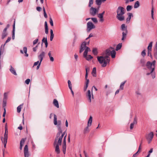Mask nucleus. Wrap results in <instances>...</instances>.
Returning <instances> with one entry per match:
<instances>
[{
	"label": "nucleus",
	"instance_id": "1",
	"mask_svg": "<svg viewBox=\"0 0 157 157\" xmlns=\"http://www.w3.org/2000/svg\"><path fill=\"white\" fill-rule=\"evenodd\" d=\"M116 52L113 48L112 47L106 49L105 52V56L104 54H102V56L97 57V59L99 63L101 64L102 67H105L108 63L110 62V59L109 57L110 55L113 58L115 57Z\"/></svg>",
	"mask_w": 157,
	"mask_h": 157
},
{
	"label": "nucleus",
	"instance_id": "2",
	"mask_svg": "<svg viewBox=\"0 0 157 157\" xmlns=\"http://www.w3.org/2000/svg\"><path fill=\"white\" fill-rule=\"evenodd\" d=\"M58 129V132L57 133L56 135L55 139H57L59 140V142H61V141H62L63 138L64 137L62 145V148L63 152L64 154H65L66 148V138L67 134H66L65 135L66 132V131L62 133V130L61 128V126H59Z\"/></svg>",
	"mask_w": 157,
	"mask_h": 157
},
{
	"label": "nucleus",
	"instance_id": "3",
	"mask_svg": "<svg viewBox=\"0 0 157 157\" xmlns=\"http://www.w3.org/2000/svg\"><path fill=\"white\" fill-rule=\"evenodd\" d=\"M117 19L120 21H122L125 19L124 14L125 13V10L124 8L122 6H119L117 10Z\"/></svg>",
	"mask_w": 157,
	"mask_h": 157
},
{
	"label": "nucleus",
	"instance_id": "4",
	"mask_svg": "<svg viewBox=\"0 0 157 157\" xmlns=\"http://www.w3.org/2000/svg\"><path fill=\"white\" fill-rule=\"evenodd\" d=\"M86 42H83L81 44L80 49L79 51L80 53H81L84 50L85 51L83 53V56H86L88 52L90 51V49L88 47L86 46Z\"/></svg>",
	"mask_w": 157,
	"mask_h": 157
},
{
	"label": "nucleus",
	"instance_id": "5",
	"mask_svg": "<svg viewBox=\"0 0 157 157\" xmlns=\"http://www.w3.org/2000/svg\"><path fill=\"white\" fill-rule=\"evenodd\" d=\"M146 66L148 69L151 70L150 72L147 73V75H148L151 74L152 78H154L155 77V73L153 72V71L155 70V67L151 64V62L150 61H148L147 62Z\"/></svg>",
	"mask_w": 157,
	"mask_h": 157
},
{
	"label": "nucleus",
	"instance_id": "6",
	"mask_svg": "<svg viewBox=\"0 0 157 157\" xmlns=\"http://www.w3.org/2000/svg\"><path fill=\"white\" fill-rule=\"evenodd\" d=\"M8 130L7 124H6L5 127V132L3 140H2L3 137L1 138L2 143L3 144L5 148L6 147V144L7 141L8 137Z\"/></svg>",
	"mask_w": 157,
	"mask_h": 157
},
{
	"label": "nucleus",
	"instance_id": "7",
	"mask_svg": "<svg viewBox=\"0 0 157 157\" xmlns=\"http://www.w3.org/2000/svg\"><path fill=\"white\" fill-rule=\"evenodd\" d=\"M62 143V141L59 142V140L57 139H55L54 143V146L55 147V151L58 154L60 153V150L59 149V146L61 145Z\"/></svg>",
	"mask_w": 157,
	"mask_h": 157
},
{
	"label": "nucleus",
	"instance_id": "8",
	"mask_svg": "<svg viewBox=\"0 0 157 157\" xmlns=\"http://www.w3.org/2000/svg\"><path fill=\"white\" fill-rule=\"evenodd\" d=\"M152 42H150L147 47V55L148 56H150L151 59L152 58V56L151 54V52L152 51Z\"/></svg>",
	"mask_w": 157,
	"mask_h": 157
},
{
	"label": "nucleus",
	"instance_id": "9",
	"mask_svg": "<svg viewBox=\"0 0 157 157\" xmlns=\"http://www.w3.org/2000/svg\"><path fill=\"white\" fill-rule=\"evenodd\" d=\"M86 96L88 99L89 102H91V101L92 98L93 99V95L92 93V91L91 93L90 90H88L87 93L86 94Z\"/></svg>",
	"mask_w": 157,
	"mask_h": 157
},
{
	"label": "nucleus",
	"instance_id": "10",
	"mask_svg": "<svg viewBox=\"0 0 157 157\" xmlns=\"http://www.w3.org/2000/svg\"><path fill=\"white\" fill-rule=\"evenodd\" d=\"M87 30L88 31H90L92 29L95 28V26L91 22H88L87 24Z\"/></svg>",
	"mask_w": 157,
	"mask_h": 157
},
{
	"label": "nucleus",
	"instance_id": "11",
	"mask_svg": "<svg viewBox=\"0 0 157 157\" xmlns=\"http://www.w3.org/2000/svg\"><path fill=\"white\" fill-rule=\"evenodd\" d=\"M24 157H29V153L27 145H26L24 148Z\"/></svg>",
	"mask_w": 157,
	"mask_h": 157
},
{
	"label": "nucleus",
	"instance_id": "12",
	"mask_svg": "<svg viewBox=\"0 0 157 157\" xmlns=\"http://www.w3.org/2000/svg\"><path fill=\"white\" fill-rule=\"evenodd\" d=\"M97 13V10L96 8L92 7L90 10V13L93 16L95 15Z\"/></svg>",
	"mask_w": 157,
	"mask_h": 157
},
{
	"label": "nucleus",
	"instance_id": "13",
	"mask_svg": "<svg viewBox=\"0 0 157 157\" xmlns=\"http://www.w3.org/2000/svg\"><path fill=\"white\" fill-rule=\"evenodd\" d=\"M6 29H4L1 35V38L2 39H3L7 36L8 33L7 32V31L6 30Z\"/></svg>",
	"mask_w": 157,
	"mask_h": 157
},
{
	"label": "nucleus",
	"instance_id": "14",
	"mask_svg": "<svg viewBox=\"0 0 157 157\" xmlns=\"http://www.w3.org/2000/svg\"><path fill=\"white\" fill-rule=\"evenodd\" d=\"M45 53L44 52H42L40 54V55L38 56V58L40 60V62H41L42 61L44 57L45 56Z\"/></svg>",
	"mask_w": 157,
	"mask_h": 157
},
{
	"label": "nucleus",
	"instance_id": "15",
	"mask_svg": "<svg viewBox=\"0 0 157 157\" xmlns=\"http://www.w3.org/2000/svg\"><path fill=\"white\" fill-rule=\"evenodd\" d=\"M154 136V133L152 132H151L149 133L147 136L146 138L147 139H150V140H152Z\"/></svg>",
	"mask_w": 157,
	"mask_h": 157
},
{
	"label": "nucleus",
	"instance_id": "16",
	"mask_svg": "<svg viewBox=\"0 0 157 157\" xmlns=\"http://www.w3.org/2000/svg\"><path fill=\"white\" fill-rule=\"evenodd\" d=\"M128 16L126 18V22L127 23H128L130 22L131 17H133V15L132 13H128Z\"/></svg>",
	"mask_w": 157,
	"mask_h": 157
},
{
	"label": "nucleus",
	"instance_id": "17",
	"mask_svg": "<svg viewBox=\"0 0 157 157\" xmlns=\"http://www.w3.org/2000/svg\"><path fill=\"white\" fill-rule=\"evenodd\" d=\"M10 72L14 75H17V74L15 69L12 67V66H10Z\"/></svg>",
	"mask_w": 157,
	"mask_h": 157
},
{
	"label": "nucleus",
	"instance_id": "18",
	"mask_svg": "<svg viewBox=\"0 0 157 157\" xmlns=\"http://www.w3.org/2000/svg\"><path fill=\"white\" fill-rule=\"evenodd\" d=\"M128 33V31L127 29H125V31L124 32V31L122 32V38L121 39V40H124V39L126 38V36Z\"/></svg>",
	"mask_w": 157,
	"mask_h": 157
},
{
	"label": "nucleus",
	"instance_id": "19",
	"mask_svg": "<svg viewBox=\"0 0 157 157\" xmlns=\"http://www.w3.org/2000/svg\"><path fill=\"white\" fill-rule=\"evenodd\" d=\"M13 34L12 38L13 40L14 39L15 37V21H14V23L13 25Z\"/></svg>",
	"mask_w": 157,
	"mask_h": 157
},
{
	"label": "nucleus",
	"instance_id": "20",
	"mask_svg": "<svg viewBox=\"0 0 157 157\" xmlns=\"http://www.w3.org/2000/svg\"><path fill=\"white\" fill-rule=\"evenodd\" d=\"M53 105L57 108H59V107L58 102L56 99H54L53 101Z\"/></svg>",
	"mask_w": 157,
	"mask_h": 157
},
{
	"label": "nucleus",
	"instance_id": "21",
	"mask_svg": "<svg viewBox=\"0 0 157 157\" xmlns=\"http://www.w3.org/2000/svg\"><path fill=\"white\" fill-rule=\"evenodd\" d=\"M92 117L91 116H90V118L88 120L87 123V125L88 127L90 126L92 124Z\"/></svg>",
	"mask_w": 157,
	"mask_h": 157
},
{
	"label": "nucleus",
	"instance_id": "22",
	"mask_svg": "<svg viewBox=\"0 0 157 157\" xmlns=\"http://www.w3.org/2000/svg\"><path fill=\"white\" fill-rule=\"evenodd\" d=\"M42 42H44L45 43V47L46 48H47L48 45V43L47 42V37H44L42 40Z\"/></svg>",
	"mask_w": 157,
	"mask_h": 157
},
{
	"label": "nucleus",
	"instance_id": "23",
	"mask_svg": "<svg viewBox=\"0 0 157 157\" xmlns=\"http://www.w3.org/2000/svg\"><path fill=\"white\" fill-rule=\"evenodd\" d=\"M5 45V44H4V45H2L0 49V56H1V54H2L4 51V46Z\"/></svg>",
	"mask_w": 157,
	"mask_h": 157
},
{
	"label": "nucleus",
	"instance_id": "24",
	"mask_svg": "<svg viewBox=\"0 0 157 157\" xmlns=\"http://www.w3.org/2000/svg\"><path fill=\"white\" fill-rule=\"evenodd\" d=\"M92 74L94 77L96 76V67L93 68L92 72Z\"/></svg>",
	"mask_w": 157,
	"mask_h": 157
},
{
	"label": "nucleus",
	"instance_id": "25",
	"mask_svg": "<svg viewBox=\"0 0 157 157\" xmlns=\"http://www.w3.org/2000/svg\"><path fill=\"white\" fill-rule=\"evenodd\" d=\"M87 60H89L93 58V57L90 55H86V56H83Z\"/></svg>",
	"mask_w": 157,
	"mask_h": 157
},
{
	"label": "nucleus",
	"instance_id": "26",
	"mask_svg": "<svg viewBox=\"0 0 157 157\" xmlns=\"http://www.w3.org/2000/svg\"><path fill=\"white\" fill-rule=\"evenodd\" d=\"M23 105V104H22L17 107V111L18 113H19L21 112V107Z\"/></svg>",
	"mask_w": 157,
	"mask_h": 157
},
{
	"label": "nucleus",
	"instance_id": "27",
	"mask_svg": "<svg viewBox=\"0 0 157 157\" xmlns=\"http://www.w3.org/2000/svg\"><path fill=\"white\" fill-rule=\"evenodd\" d=\"M126 82V81H124V82H123L121 83L120 86V90H122L123 89L125 83Z\"/></svg>",
	"mask_w": 157,
	"mask_h": 157
},
{
	"label": "nucleus",
	"instance_id": "28",
	"mask_svg": "<svg viewBox=\"0 0 157 157\" xmlns=\"http://www.w3.org/2000/svg\"><path fill=\"white\" fill-rule=\"evenodd\" d=\"M23 51L25 54V56L26 57L28 56L29 55L27 53V48L26 47H24L23 48Z\"/></svg>",
	"mask_w": 157,
	"mask_h": 157
},
{
	"label": "nucleus",
	"instance_id": "29",
	"mask_svg": "<svg viewBox=\"0 0 157 157\" xmlns=\"http://www.w3.org/2000/svg\"><path fill=\"white\" fill-rule=\"evenodd\" d=\"M54 123L55 125H56L57 124V116L55 114H54Z\"/></svg>",
	"mask_w": 157,
	"mask_h": 157
},
{
	"label": "nucleus",
	"instance_id": "30",
	"mask_svg": "<svg viewBox=\"0 0 157 157\" xmlns=\"http://www.w3.org/2000/svg\"><path fill=\"white\" fill-rule=\"evenodd\" d=\"M140 6V3L138 1H136L134 5V8H138Z\"/></svg>",
	"mask_w": 157,
	"mask_h": 157
},
{
	"label": "nucleus",
	"instance_id": "31",
	"mask_svg": "<svg viewBox=\"0 0 157 157\" xmlns=\"http://www.w3.org/2000/svg\"><path fill=\"white\" fill-rule=\"evenodd\" d=\"M8 93H4L3 94V100H6L8 98Z\"/></svg>",
	"mask_w": 157,
	"mask_h": 157
},
{
	"label": "nucleus",
	"instance_id": "32",
	"mask_svg": "<svg viewBox=\"0 0 157 157\" xmlns=\"http://www.w3.org/2000/svg\"><path fill=\"white\" fill-rule=\"evenodd\" d=\"M93 53L95 55H97L98 53V52L96 48H93L92 50Z\"/></svg>",
	"mask_w": 157,
	"mask_h": 157
},
{
	"label": "nucleus",
	"instance_id": "33",
	"mask_svg": "<svg viewBox=\"0 0 157 157\" xmlns=\"http://www.w3.org/2000/svg\"><path fill=\"white\" fill-rule=\"evenodd\" d=\"M122 47V44L119 43L117 46L116 50V51H118Z\"/></svg>",
	"mask_w": 157,
	"mask_h": 157
},
{
	"label": "nucleus",
	"instance_id": "34",
	"mask_svg": "<svg viewBox=\"0 0 157 157\" xmlns=\"http://www.w3.org/2000/svg\"><path fill=\"white\" fill-rule=\"evenodd\" d=\"M132 9V7L131 6L128 5L126 7V10L127 11H130Z\"/></svg>",
	"mask_w": 157,
	"mask_h": 157
},
{
	"label": "nucleus",
	"instance_id": "35",
	"mask_svg": "<svg viewBox=\"0 0 157 157\" xmlns=\"http://www.w3.org/2000/svg\"><path fill=\"white\" fill-rule=\"evenodd\" d=\"M121 29L123 31H125V29L127 28L125 27V25L124 24H122L121 25Z\"/></svg>",
	"mask_w": 157,
	"mask_h": 157
},
{
	"label": "nucleus",
	"instance_id": "36",
	"mask_svg": "<svg viewBox=\"0 0 157 157\" xmlns=\"http://www.w3.org/2000/svg\"><path fill=\"white\" fill-rule=\"evenodd\" d=\"M154 55L155 58L157 59V50H154Z\"/></svg>",
	"mask_w": 157,
	"mask_h": 157
},
{
	"label": "nucleus",
	"instance_id": "37",
	"mask_svg": "<svg viewBox=\"0 0 157 157\" xmlns=\"http://www.w3.org/2000/svg\"><path fill=\"white\" fill-rule=\"evenodd\" d=\"M96 4L98 5H100L101 4V0H96Z\"/></svg>",
	"mask_w": 157,
	"mask_h": 157
},
{
	"label": "nucleus",
	"instance_id": "38",
	"mask_svg": "<svg viewBox=\"0 0 157 157\" xmlns=\"http://www.w3.org/2000/svg\"><path fill=\"white\" fill-rule=\"evenodd\" d=\"M68 85L69 88L70 89H72V84L71 83V82L70 81V80H68Z\"/></svg>",
	"mask_w": 157,
	"mask_h": 157
},
{
	"label": "nucleus",
	"instance_id": "39",
	"mask_svg": "<svg viewBox=\"0 0 157 157\" xmlns=\"http://www.w3.org/2000/svg\"><path fill=\"white\" fill-rule=\"evenodd\" d=\"M43 10L44 11V16L45 18H47V16L45 12V9L44 7H43Z\"/></svg>",
	"mask_w": 157,
	"mask_h": 157
},
{
	"label": "nucleus",
	"instance_id": "40",
	"mask_svg": "<svg viewBox=\"0 0 157 157\" xmlns=\"http://www.w3.org/2000/svg\"><path fill=\"white\" fill-rule=\"evenodd\" d=\"M25 140V139L22 138L20 141V144H21L22 145L24 144Z\"/></svg>",
	"mask_w": 157,
	"mask_h": 157
},
{
	"label": "nucleus",
	"instance_id": "41",
	"mask_svg": "<svg viewBox=\"0 0 157 157\" xmlns=\"http://www.w3.org/2000/svg\"><path fill=\"white\" fill-rule=\"evenodd\" d=\"M153 15H154V8L152 6L151 10V17L153 19H154V17H153Z\"/></svg>",
	"mask_w": 157,
	"mask_h": 157
},
{
	"label": "nucleus",
	"instance_id": "42",
	"mask_svg": "<svg viewBox=\"0 0 157 157\" xmlns=\"http://www.w3.org/2000/svg\"><path fill=\"white\" fill-rule=\"evenodd\" d=\"M6 100H3L2 106L3 108H5V106H6Z\"/></svg>",
	"mask_w": 157,
	"mask_h": 157
},
{
	"label": "nucleus",
	"instance_id": "43",
	"mask_svg": "<svg viewBox=\"0 0 157 157\" xmlns=\"http://www.w3.org/2000/svg\"><path fill=\"white\" fill-rule=\"evenodd\" d=\"M141 54V55L144 57L146 56V53L145 52V50H143L142 51Z\"/></svg>",
	"mask_w": 157,
	"mask_h": 157
},
{
	"label": "nucleus",
	"instance_id": "44",
	"mask_svg": "<svg viewBox=\"0 0 157 157\" xmlns=\"http://www.w3.org/2000/svg\"><path fill=\"white\" fill-rule=\"evenodd\" d=\"M92 20L95 23H97L98 22L97 19L96 18H91Z\"/></svg>",
	"mask_w": 157,
	"mask_h": 157
},
{
	"label": "nucleus",
	"instance_id": "45",
	"mask_svg": "<svg viewBox=\"0 0 157 157\" xmlns=\"http://www.w3.org/2000/svg\"><path fill=\"white\" fill-rule=\"evenodd\" d=\"M133 124H136L137 123V118L136 117H135L134 119L133 122L132 123Z\"/></svg>",
	"mask_w": 157,
	"mask_h": 157
},
{
	"label": "nucleus",
	"instance_id": "46",
	"mask_svg": "<svg viewBox=\"0 0 157 157\" xmlns=\"http://www.w3.org/2000/svg\"><path fill=\"white\" fill-rule=\"evenodd\" d=\"M88 127H88V126H87L85 128V129L84 130V132L85 133H87L89 132V129Z\"/></svg>",
	"mask_w": 157,
	"mask_h": 157
},
{
	"label": "nucleus",
	"instance_id": "47",
	"mask_svg": "<svg viewBox=\"0 0 157 157\" xmlns=\"http://www.w3.org/2000/svg\"><path fill=\"white\" fill-rule=\"evenodd\" d=\"M93 0H90L89 4V6L90 7L91 6V5L93 4Z\"/></svg>",
	"mask_w": 157,
	"mask_h": 157
},
{
	"label": "nucleus",
	"instance_id": "48",
	"mask_svg": "<svg viewBox=\"0 0 157 157\" xmlns=\"http://www.w3.org/2000/svg\"><path fill=\"white\" fill-rule=\"evenodd\" d=\"M74 35L75 36V38L74 39V42H75L78 38V35H77L75 33H74Z\"/></svg>",
	"mask_w": 157,
	"mask_h": 157
},
{
	"label": "nucleus",
	"instance_id": "49",
	"mask_svg": "<svg viewBox=\"0 0 157 157\" xmlns=\"http://www.w3.org/2000/svg\"><path fill=\"white\" fill-rule=\"evenodd\" d=\"M50 23L51 25L52 26H53V21H52L51 17H50Z\"/></svg>",
	"mask_w": 157,
	"mask_h": 157
},
{
	"label": "nucleus",
	"instance_id": "50",
	"mask_svg": "<svg viewBox=\"0 0 157 157\" xmlns=\"http://www.w3.org/2000/svg\"><path fill=\"white\" fill-rule=\"evenodd\" d=\"M30 81V80L28 78L25 81V82L26 84L28 85L29 84Z\"/></svg>",
	"mask_w": 157,
	"mask_h": 157
},
{
	"label": "nucleus",
	"instance_id": "51",
	"mask_svg": "<svg viewBox=\"0 0 157 157\" xmlns=\"http://www.w3.org/2000/svg\"><path fill=\"white\" fill-rule=\"evenodd\" d=\"M11 38L10 37H8L7 39L6 40V42L5 43V44H6L8 42H9L11 40Z\"/></svg>",
	"mask_w": 157,
	"mask_h": 157
},
{
	"label": "nucleus",
	"instance_id": "52",
	"mask_svg": "<svg viewBox=\"0 0 157 157\" xmlns=\"http://www.w3.org/2000/svg\"><path fill=\"white\" fill-rule=\"evenodd\" d=\"M38 39H36V40H34L33 41V44L35 45V44H36L38 42Z\"/></svg>",
	"mask_w": 157,
	"mask_h": 157
},
{
	"label": "nucleus",
	"instance_id": "53",
	"mask_svg": "<svg viewBox=\"0 0 157 157\" xmlns=\"http://www.w3.org/2000/svg\"><path fill=\"white\" fill-rule=\"evenodd\" d=\"M36 10L39 12L41 10L42 8L40 7H37L36 8Z\"/></svg>",
	"mask_w": 157,
	"mask_h": 157
},
{
	"label": "nucleus",
	"instance_id": "54",
	"mask_svg": "<svg viewBox=\"0 0 157 157\" xmlns=\"http://www.w3.org/2000/svg\"><path fill=\"white\" fill-rule=\"evenodd\" d=\"M39 63H40V62L39 61H38L37 62H35L34 63L33 67H34V66H36L37 65H38Z\"/></svg>",
	"mask_w": 157,
	"mask_h": 157
},
{
	"label": "nucleus",
	"instance_id": "55",
	"mask_svg": "<svg viewBox=\"0 0 157 157\" xmlns=\"http://www.w3.org/2000/svg\"><path fill=\"white\" fill-rule=\"evenodd\" d=\"M98 17L100 18H102V17H103V16L101 13H100L98 14Z\"/></svg>",
	"mask_w": 157,
	"mask_h": 157
},
{
	"label": "nucleus",
	"instance_id": "56",
	"mask_svg": "<svg viewBox=\"0 0 157 157\" xmlns=\"http://www.w3.org/2000/svg\"><path fill=\"white\" fill-rule=\"evenodd\" d=\"M88 85L86 84L84 88V91H86V90L87 88L88 87Z\"/></svg>",
	"mask_w": 157,
	"mask_h": 157
},
{
	"label": "nucleus",
	"instance_id": "57",
	"mask_svg": "<svg viewBox=\"0 0 157 157\" xmlns=\"http://www.w3.org/2000/svg\"><path fill=\"white\" fill-rule=\"evenodd\" d=\"M54 35H51L50 38V40L51 41H52V40L54 37Z\"/></svg>",
	"mask_w": 157,
	"mask_h": 157
},
{
	"label": "nucleus",
	"instance_id": "58",
	"mask_svg": "<svg viewBox=\"0 0 157 157\" xmlns=\"http://www.w3.org/2000/svg\"><path fill=\"white\" fill-rule=\"evenodd\" d=\"M134 125V124H132V123L131 124L130 126V129H132L133 128Z\"/></svg>",
	"mask_w": 157,
	"mask_h": 157
},
{
	"label": "nucleus",
	"instance_id": "59",
	"mask_svg": "<svg viewBox=\"0 0 157 157\" xmlns=\"http://www.w3.org/2000/svg\"><path fill=\"white\" fill-rule=\"evenodd\" d=\"M50 60L52 62H53L54 60V58L52 56H50L49 57Z\"/></svg>",
	"mask_w": 157,
	"mask_h": 157
},
{
	"label": "nucleus",
	"instance_id": "60",
	"mask_svg": "<svg viewBox=\"0 0 157 157\" xmlns=\"http://www.w3.org/2000/svg\"><path fill=\"white\" fill-rule=\"evenodd\" d=\"M61 123V121H58V125H57V127H58V128L59 126H60Z\"/></svg>",
	"mask_w": 157,
	"mask_h": 157
},
{
	"label": "nucleus",
	"instance_id": "61",
	"mask_svg": "<svg viewBox=\"0 0 157 157\" xmlns=\"http://www.w3.org/2000/svg\"><path fill=\"white\" fill-rule=\"evenodd\" d=\"M45 28H48L47 23V21H45L44 22Z\"/></svg>",
	"mask_w": 157,
	"mask_h": 157
},
{
	"label": "nucleus",
	"instance_id": "62",
	"mask_svg": "<svg viewBox=\"0 0 157 157\" xmlns=\"http://www.w3.org/2000/svg\"><path fill=\"white\" fill-rule=\"evenodd\" d=\"M86 84L88 85V84H89V79H86Z\"/></svg>",
	"mask_w": 157,
	"mask_h": 157
},
{
	"label": "nucleus",
	"instance_id": "63",
	"mask_svg": "<svg viewBox=\"0 0 157 157\" xmlns=\"http://www.w3.org/2000/svg\"><path fill=\"white\" fill-rule=\"evenodd\" d=\"M156 61L155 60L153 61L152 63H151V64H152L153 66L155 67V64Z\"/></svg>",
	"mask_w": 157,
	"mask_h": 157
},
{
	"label": "nucleus",
	"instance_id": "64",
	"mask_svg": "<svg viewBox=\"0 0 157 157\" xmlns=\"http://www.w3.org/2000/svg\"><path fill=\"white\" fill-rule=\"evenodd\" d=\"M138 152V151L136 153L134 154L133 155L132 157H136Z\"/></svg>",
	"mask_w": 157,
	"mask_h": 157
}]
</instances>
